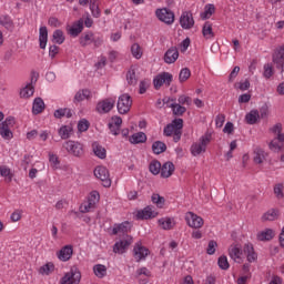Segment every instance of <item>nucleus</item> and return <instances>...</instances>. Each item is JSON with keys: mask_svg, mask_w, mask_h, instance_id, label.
I'll list each match as a JSON object with an SVG mask.
<instances>
[{"mask_svg": "<svg viewBox=\"0 0 284 284\" xmlns=\"http://www.w3.org/2000/svg\"><path fill=\"white\" fill-rule=\"evenodd\" d=\"M64 150L69 152V154H72L73 156H77L78 159H81L85 151L83 150V144L77 141L69 140L63 143Z\"/></svg>", "mask_w": 284, "mask_h": 284, "instance_id": "obj_4", "label": "nucleus"}, {"mask_svg": "<svg viewBox=\"0 0 284 284\" xmlns=\"http://www.w3.org/2000/svg\"><path fill=\"white\" fill-rule=\"evenodd\" d=\"M185 221L189 227H193L194 230H200V227L204 224L203 217L194 214V212H187L185 215Z\"/></svg>", "mask_w": 284, "mask_h": 284, "instance_id": "obj_12", "label": "nucleus"}, {"mask_svg": "<svg viewBox=\"0 0 284 284\" xmlns=\"http://www.w3.org/2000/svg\"><path fill=\"white\" fill-rule=\"evenodd\" d=\"M217 265L220 270H230V262H227V256L222 255L217 260Z\"/></svg>", "mask_w": 284, "mask_h": 284, "instance_id": "obj_53", "label": "nucleus"}, {"mask_svg": "<svg viewBox=\"0 0 284 284\" xmlns=\"http://www.w3.org/2000/svg\"><path fill=\"white\" fill-rule=\"evenodd\" d=\"M168 150V145L165 142L162 141H155L152 144V152L153 154H163Z\"/></svg>", "mask_w": 284, "mask_h": 284, "instance_id": "obj_37", "label": "nucleus"}, {"mask_svg": "<svg viewBox=\"0 0 284 284\" xmlns=\"http://www.w3.org/2000/svg\"><path fill=\"white\" fill-rule=\"evenodd\" d=\"M156 214H158L156 212L152 211V207L146 206L142 211H139L136 216H138V219H141L142 221L143 220L148 221V219H154L156 216Z\"/></svg>", "mask_w": 284, "mask_h": 284, "instance_id": "obj_22", "label": "nucleus"}, {"mask_svg": "<svg viewBox=\"0 0 284 284\" xmlns=\"http://www.w3.org/2000/svg\"><path fill=\"white\" fill-rule=\"evenodd\" d=\"M180 26L183 30H192V28H194V17L190 11L182 12L180 17Z\"/></svg>", "mask_w": 284, "mask_h": 284, "instance_id": "obj_14", "label": "nucleus"}, {"mask_svg": "<svg viewBox=\"0 0 284 284\" xmlns=\"http://www.w3.org/2000/svg\"><path fill=\"white\" fill-rule=\"evenodd\" d=\"M230 257L235 261V263H241V255L243 254V251H241V247L239 245L231 246L229 248Z\"/></svg>", "mask_w": 284, "mask_h": 284, "instance_id": "obj_32", "label": "nucleus"}, {"mask_svg": "<svg viewBox=\"0 0 284 284\" xmlns=\"http://www.w3.org/2000/svg\"><path fill=\"white\" fill-rule=\"evenodd\" d=\"M179 59V49L176 47H171L164 54V61L169 64L175 63Z\"/></svg>", "mask_w": 284, "mask_h": 284, "instance_id": "obj_19", "label": "nucleus"}, {"mask_svg": "<svg viewBox=\"0 0 284 284\" xmlns=\"http://www.w3.org/2000/svg\"><path fill=\"white\" fill-rule=\"evenodd\" d=\"M92 43L94 48H101V45H103V36L94 34Z\"/></svg>", "mask_w": 284, "mask_h": 284, "instance_id": "obj_61", "label": "nucleus"}, {"mask_svg": "<svg viewBox=\"0 0 284 284\" xmlns=\"http://www.w3.org/2000/svg\"><path fill=\"white\" fill-rule=\"evenodd\" d=\"M155 14L160 21L168 26H172V23H174V12L168 8L158 9Z\"/></svg>", "mask_w": 284, "mask_h": 284, "instance_id": "obj_10", "label": "nucleus"}, {"mask_svg": "<svg viewBox=\"0 0 284 284\" xmlns=\"http://www.w3.org/2000/svg\"><path fill=\"white\" fill-rule=\"evenodd\" d=\"M202 34L206 39H214V30L212 29V23L205 22L202 28Z\"/></svg>", "mask_w": 284, "mask_h": 284, "instance_id": "obj_41", "label": "nucleus"}, {"mask_svg": "<svg viewBox=\"0 0 284 284\" xmlns=\"http://www.w3.org/2000/svg\"><path fill=\"white\" fill-rule=\"evenodd\" d=\"M158 223L162 230H173L174 225H176L174 219L172 217H162L158 221Z\"/></svg>", "mask_w": 284, "mask_h": 284, "instance_id": "obj_31", "label": "nucleus"}, {"mask_svg": "<svg viewBox=\"0 0 284 284\" xmlns=\"http://www.w3.org/2000/svg\"><path fill=\"white\" fill-rule=\"evenodd\" d=\"M45 110V102H43V99L36 98L33 100V106H32V113L33 114H41Z\"/></svg>", "mask_w": 284, "mask_h": 284, "instance_id": "obj_29", "label": "nucleus"}, {"mask_svg": "<svg viewBox=\"0 0 284 284\" xmlns=\"http://www.w3.org/2000/svg\"><path fill=\"white\" fill-rule=\"evenodd\" d=\"M174 170L176 168L174 166V163L168 161L161 166V176L162 179H170L174 174Z\"/></svg>", "mask_w": 284, "mask_h": 284, "instance_id": "obj_17", "label": "nucleus"}, {"mask_svg": "<svg viewBox=\"0 0 284 284\" xmlns=\"http://www.w3.org/2000/svg\"><path fill=\"white\" fill-rule=\"evenodd\" d=\"M133 241L134 240L131 235H126L123 240L115 242V244L113 245L114 254H125V252H128V247H130Z\"/></svg>", "mask_w": 284, "mask_h": 284, "instance_id": "obj_9", "label": "nucleus"}, {"mask_svg": "<svg viewBox=\"0 0 284 284\" xmlns=\"http://www.w3.org/2000/svg\"><path fill=\"white\" fill-rule=\"evenodd\" d=\"M216 12V8L214 4H206L205 6V11L201 14L202 19H210L212 14Z\"/></svg>", "mask_w": 284, "mask_h": 284, "instance_id": "obj_48", "label": "nucleus"}, {"mask_svg": "<svg viewBox=\"0 0 284 284\" xmlns=\"http://www.w3.org/2000/svg\"><path fill=\"white\" fill-rule=\"evenodd\" d=\"M39 42L41 50H45V45H48V27H40Z\"/></svg>", "mask_w": 284, "mask_h": 284, "instance_id": "obj_26", "label": "nucleus"}, {"mask_svg": "<svg viewBox=\"0 0 284 284\" xmlns=\"http://www.w3.org/2000/svg\"><path fill=\"white\" fill-rule=\"evenodd\" d=\"M172 81H174V75H172V73L162 72L155 75V78L153 79V85L156 90H161L163 85L170 88V85H172Z\"/></svg>", "mask_w": 284, "mask_h": 284, "instance_id": "obj_3", "label": "nucleus"}, {"mask_svg": "<svg viewBox=\"0 0 284 284\" xmlns=\"http://www.w3.org/2000/svg\"><path fill=\"white\" fill-rule=\"evenodd\" d=\"M0 176H2L7 183H12L14 173H12V170L7 165H0Z\"/></svg>", "mask_w": 284, "mask_h": 284, "instance_id": "obj_23", "label": "nucleus"}, {"mask_svg": "<svg viewBox=\"0 0 284 284\" xmlns=\"http://www.w3.org/2000/svg\"><path fill=\"white\" fill-rule=\"evenodd\" d=\"M190 77H192V72L190 71V69L183 68L179 74L180 83H184V81H187V79H190Z\"/></svg>", "mask_w": 284, "mask_h": 284, "instance_id": "obj_49", "label": "nucleus"}, {"mask_svg": "<svg viewBox=\"0 0 284 284\" xmlns=\"http://www.w3.org/2000/svg\"><path fill=\"white\" fill-rule=\"evenodd\" d=\"M59 136L62 140H68L70 139V135L72 134V126L70 125H62L59 130H58Z\"/></svg>", "mask_w": 284, "mask_h": 284, "instance_id": "obj_40", "label": "nucleus"}, {"mask_svg": "<svg viewBox=\"0 0 284 284\" xmlns=\"http://www.w3.org/2000/svg\"><path fill=\"white\" fill-rule=\"evenodd\" d=\"M278 143H284V134H277V136L270 142V150H273V152H280L283 145H280Z\"/></svg>", "mask_w": 284, "mask_h": 284, "instance_id": "obj_28", "label": "nucleus"}, {"mask_svg": "<svg viewBox=\"0 0 284 284\" xmlns=\"http://www.w3.org/2000/svg\"><path fill=\"white\" fill-rule=\"evenodd\" d=\"M274 75V69L272 68L271 64H265L264 65V77L265 79H271V77Z\"/></svg>", "mask_w": 284, "mask_h": 284, "instance_id": "obj_60", "label": "nucleus"}, {"mask_svg": "<svg viewBox=\"0 0 284 284\" xmlns=\"http://www.w3.org/2000/svg\"><path fill=\"white\" fill-rule=\"evenodd\" d=\"M81 283V271L78 267H71L70 272L65 273L61 278L60 284H79Z\"/></svg>", "mask_w": 284, "mask_h": 284, "instance_id": "obj_5", "label": "nucleus"}, {"mask_svg": "<svg viewBox=\"0 0 284 284\" xmlns=\"http://www.w3.org/2000/svg\"><path fill=\"white\" fill-rule=\"evenodd\" d=\"M216 247H219V244L216 243V241L211 240L209 242L207 248H206V253L212 256V254H215L216 252Z\"/></svg>", "mask_w": 284, "mask_h": 284, "instance_id": "obj_55", "label": "nucleus"}, {"mask_svg": "<svg viewBox=\"0 0 284 284\" xmlns=\"http://www.w3.org/2000/svg\"><path fill=\"white\" fill-rule=\"evenodd\" d=\"M225 123V114H219L215 119V125L216 128H223V124Z\"/></svg>", "mask_w": 284, "mask_h": 284, "instance_id": "obj_63", "label": "nucleus"}, {"mask_svg": "<svg viewBox=\"0 0 284 284\" xmlns=\"http://www.w3.org/2000/svg\"><path fill=\"white\" fill-rule=\"evenodd\" d=\"M115 103H116V101H114V99H112V98L102 100L101 102H99L97 104V111L100 114H108V112H110L114 108Z\"/></svg>", "mask_w": 284, "mask_h": 284, "instance_id": "obj_15", "label": "nucleus"}, {"mask_svg": "<svg viewBox=\"0 0 284 284\" xmlns=\"http://www.w3.org/2000/svg\"><path fill=\"white\" fill-rule=\"evenodd\" d=\"M131 53L134 59H141V57H143V51H141V45H139V43L132 44Z\"/></svg>", "mask_w": 284, "mask_h": 284, "instance_id": "obj_51", "label": "nucleus"}, {"mask_svg": "<svg viewBox=\"0 0 284 284\" xmlns=\"http://www.w3.org/2000/svg\"><path fill=\"white\" fill-rule=\"evenodd\" d=\"M126 81L129 85H136L139 83V78L136 77V69L131 67L126 72Z\"/></svg>", "mask_w": 284, "mask_h": 284, "instance_id": "obj_34", "label": "nucleus"}, {"mask_svg": "<svg viewBox=\"0 0 284 284\" xmlns=\"http://www.w3.org/2000/svg\"><path fill=\"white\" fill-rule=\"evenodd\" d=\"M273 64L280 73L284 74V44L278 47L272 55Z\"/></svg>", "mask_w": 284, "mask_h": 284, "instance_id": "obj_7", "label": "nucleus"}, {"mask_svg": "<svg viewBox=\"0 0 284 284\" xmlns=\"http://www.w3.org/2000/svg\"><path fill=\"white\" fill-rule=\"evenodd\" d=\"M32 94H34V87L32 83L27 84L26 88L20 91L21 99H30Z\"/></svg>", "mask_w": 284, "mask_h": 284, "instance_id": "obj_43", "label": "nucleus"}, {"mask_svg": "<svg viewBox=\"0 0 284 284\" xmlns=\"http://www.w3.org/2000/svg\"><path fill=\"white\" fill-rule=\"evenodd\" d=\"M151 201H152V203H154V205H156V207H159L160 210L165 206V197L161 196V195L158 194V193H153V194H152Z\"/></svg>", "mask_w": 284, "mask_h": 284, "instance_id": "obj_42", "label": "nucleus"}, {"mask_svg": "<svg viewBox=\"0 0 284 284\" xmlns=\"http://www.w3.org/2000/svg\"><path fill=\"white\" fill-rule=\"evenodd\" d=\"M129 141L133 145H139V143H145V141H148V135H145V133H143V132H138V133H134L133 135H131L129 138Z\"/></svg>", "mask_w": 284, "mask_h": 284, "instance_id": "obj_30", "label": "nucleus"}, {"mask_svg": "<svg viewBox=\"0 0 284 284\" xmlns=\"http://www.w3.org/2000/svg\"><path fill=\"white\" fill-rule=\"evenodd\" d=\"M119 114H128L132 108V97L130 94L124 93L119 97L116 103Z\"/></svg>", "mask_w": 284, "mask_h": 284, "instance_id": "obj_6", "label": "nucleus"}, {"mask_svg": "<svg viewBox=\"0 0 284 284\" xmlns=\"http://www.w3.org/2000/svg\"><path fill=\"white\" fill-rule=\"evenodd\" d=\"M73 252L74 250L72 248V245H65L57 253V256L59 261H70V258H72Z\"/></svg>", "mask_w": 284, "mask_h": 284, "instance_id": "obj_16", "label": "nucleus"}, {"mask_svg": "<svg viewBox=\"0 0 284 284\" xmlns=\"http://www.w3.org/2000/svg\"><path fill=\"white\" fill-rule=\"evenodd\" d=\"M53 41L54 43H58V45H61V43L65 41V36H63V31L61 29L53 32Z\"/></svg>", "mask_w": 284, "mask_h": 284, "instance_id": "obj_47", "label": "nucleus"}, {"mask_svg": "<svg viewBox=\"0 0 284 284\" xmlns=\"http://www.w3.org/2000/svg\"><path fill=\"white\" fill-rule=\"evenodd\" d=\"M92 207H94V203L92 202V200H89L87 204H82L80 206V212L82 214H85V213L90 212V210H92Z\"/></svg>", "mask_w": 284, "mask_h": 284, "instance_id": "obj_58", "label": "nucleus"}, {"mask_svg": "<svg viewBox=\"0 0 284 284\" xmlns=\"http://www.w3.org/2000/svg\"><path fill=\"white\" fill-rule=\"evenodd\" d=\"M39 272L40 274H45L48 276V274L54 272V264L52 262H49L41 266Z\"/></svg>", "mask_w": 284, "mask_h": 284, "instance_id": "obj_52", "label": "nucleus"}, {"mask_svg": "<svg viewBox=\"0 0 284 284\" xmlns=\"http://www.w3.org/2000/svg\"><path fill=\"white\" fill-rule=\"evenodd\" d=\"M169 108L172 109L175 116H183L187 112V109L179 103H172Z\"/></svg>", "mask_w": 284, "mask_h": 284, "instance_id": "obj_39", "label": "nucleus"}, {"mask_svg": "<svg viewBox=\"0 0 284 284\" xmlns=\"http://www.w3.org/2000/svg\"><path fill=\"white\" fill-rule=\"evenodd\" d=\"M78 130L79 132H88L90 130V121L87 119H82L78 122Z\"/></svg>", "mask_w": 284, "mask_h": 284, "instance_id": "obj_54", "label": "nucleus"}, {"mask_svg": "<svg viewBox=\"0 0 284 284\" xmlns=\"http://www.w3.org/2000/svg\"><path fill=\"white\" fill-rule=\"evenodd\" d=\"M0 26H2V28H6V30H9L10 32L14 30V23L12 22V18H10V16L0 17Z\"/></svg>", "mask_w": 284, "mask_h": 284, "instance_id": "obj_35", "label": "nucleus"}, {"mask_svg": "<svg viewBox=\"0 0 284 284\" xmlns=\"http://www.w3.org/2000/svg\"><path fill=\"white\" fill-rule=\"evenodd\" d=\"M92 93L88 89L79 90L73 99V103H81V101H85V99H90Z\"/></svg>", "mask_w": 284, "mask_h": 284, "instance_id": "obj_27", "label": "nucleus"}, {"mask_svg": "<svg viewBox=\"0 0 284 284\" xmlns=\"http://www.w3.org/2000/svg\"><path fill=\"white\" fill-rule=\"evenodd\" d=\"M83 32V19L78 20L70 29L71 37H77Z\"/></svg>", "mask_w": 284, "mask_h": 284, "instance_id": "obj_36", "label": "nucleus"}, {"mask_svg": "<svg viewBox=\"0 0 284 284\" xmlns=\"http://www.w3.org/2000/svg\"><path fill=\"white\" fill-rule=\"evenodd\" d=\"M93 272L98 278H103L108 274V267L103 264H97L93 266Z\"/></svg>", "mask_w": 284, "mask_h": 284, "instance_id": "obj_45", "label": "nucleus"}, {"mask_svg": "<svg viewBox=\"0 0 284 284\" xmlns=\"http://www.w3.org/2000/svg\"><path fill=\"white\" fill-rule=\"evenodd\" d=\"M212 141V134H205L200 138L199 143H193L191 145V154L192 156H199L203 154L207 150V144Z\"/></svg>", "mask_w": 284, "mask_h": 284, "instance_id": "obj_2", "label": "nucleus"}, {"mask_svg": "<svg viewBox=\"0 0 284 284\" xmlns=\"http://www.w3.org/2000/svg\"><path fill=\"white\" fill-rule=\"evenodd\" d=\"M258 119H261L258 110H252L250 113L245 115V121L248 125L256 124V121H258Z\"/></svg>", "mask_w": 284, "mask_h": 284, "instance_id": "obj_38", "label": "nucleus"}, {"mask_svg": "<svg viewBox=\"0 0 284 284\" xmlns=\"http://www.w3.org/2000/svg\"><path fill=\"white\" fill-rule=\"evenodd\" d=\"M0 136H2L4 141H10L13 139L14 134L12 133L11 129L0 125Z\"/></svg>", "mask_w": 284, "mask_h": 284, "instance_id": "obj_46", "label": "nucleus"}, {"mask_svg": "<svg viewBox=\"0 0 284 284\" xmlns=\"http://www.w3.org/2000/svg\"><path fill=\"white\" fill-rule=\"evenodd\" d=\"M283 183H277L275 184L273 191H274V194L277 199H283L284 194H283Z\"/></svg>", "mask_w": 284, "mask_h": 284, "instance_id": "obj_56", "label": "nucleus"}, {"mask_svg": "<svg viewBox=\"0 0 284 284\" xmlns=\"http://www.w3.org/2000/svg\"><path fill=\"white\" fill-rule=\"evenodd\" d=\"M278 216H281V212L278 209H270L262 215V221L265 223L266 221H278Z\"/></svg>", "mask_w": 284, "mask_h": 284, "instance_id": "obj_20", "label": "nucleus"}, {"mask_svg": "<svg viewBox=\"0 0 284 284\" xmlns=\"http://www.w3.org/2000/svg\"><path fill=\"white\" fill-rule=\"evenodd\" d=\"M132 231V223L130 221H124L122 223H115L113 225L111 234L116 236L122 234L123 236H129L128 233Z\"/></svg>", "mask_w": 284, "mask_h": 284, "instance_id": "obj_11", "label": "nucleus"}, {"mask_svg": "<svg viewBox=\"0 0 284 284\" xmlns=\"http://www.w3.org/2000/svg\"><path fill=\"white\" fill-rule=\"evenodd\" d=\"M161 162H159V160H153L149 165V172L156 176L158 174H161Z\"/></svg>", "mask_w": 284, "mask_h": 284, "instance_id": "obj_44", "label": "nucleus"}, {"mask_svg": "<svg viewBox=\"0 0 284 284\" xmlns=\"http://www.w3.org/2000/svg\"><path fill=\"white\" fill-rule=\"evenodd\" d=\"M94 176L102 181L103 187H110L112 180L110 179V171L105 166H97L94 170Z\"/></svg>", "mask_w": 284, "mask_h": 284, "instance_id": "obj_8", "label": "nucleus"}, {"mask_svg": "<svg viewBox=\"0 0 284 284\" xmlns=\"http://www.w3.org/2000/svg\"><path fill=\"white\" fill-rule=\"evenodd\" d=\"M92 150H93V154H95L98 159H105V156H108V151L105 150V148L101 146L99 142L92 143Z\"/></svg>", "mask_w": 284, "mask_h": 284, "instance_id": "obj_25", "label": "nucleus"}, {"mask_svg": "<svg viewBox=\"0 0 284 284\" xmlns=\"http://www.w3.org/2000/svg\"><path fill=\"white\" fill-rule=\"evenodd\" d=\"M265 159H267V153H265V151H263V149L256 148L254 150V156H253L254 163H256L257 165H261V163H263V161H265Z\"/></svg>", "mask_w": 284, "mask_h": 284, "instance_id": "obj_33", "label": "nucleus"}, {"mask_svg": "<svg viewBox=\"0 0 284 284\" xmlns=\"http://www.w3.org/2000/svg\"><path fill=\"white\" fill-rule=\"evenodd\" d=\"M90 10L92 17H94L95 19H99V17H101V9H99V4H90Z\"/></svg>", "mask_w": 284, "mask_h": 284, "instance_id": "obj_59", "label": "nucleus"}, {"mask_svg": "<svg viewBox=\"0 0 284 284\" xmlns=\"http://www.w3.org/2000/svg\"><path fill=\"white\" fill-rule=\"evenodd\" d=\"M94 41V33L92 31L84 32L80 37V45L82 48H87V45H92Z\"/></svg>", "mask_w": 284, "mask_h": 284, "instance_id": "obj_21", "label": "nucleus"}, {"mask_svg": "<svg viewBox=\"0 0 284 284\" xmlns=\"http://www.w3.org/2000/svg\"><path fill=\"white\" fill-rule=\"evenodd\" d=\"M274 236H276V233L274 232V230L265 229L264 231L257 234V241H262V242L272 241Z\"/></svg>", "mask_w": 284, "mask_h": 284, "instance_id": "obj_24", "label": "nucleus"}, {"mask_svg": "<svg viewBox=\"0 0 284 284\" xmlns=\"http://www.w3.org/2000/svg\"><path fill=\"white\" fill-rule=\"evenodd\" d=\"M16 123H17V121L14 120V116L10 115V116L6 118V120L2 121L0 123V125L3 128H7L9 130H12V128H14Z\"/></svg>", "mask_w": 284, "mask_h": 284, "instance_id": "obj_50", "label": "nucleus"}, {"mask_svg": "<svg viewBox=\"0 0 284 284\" xmlns=\"http://www.w3.org/2000/svg\"><path fill=\"white\" fill-rule=\"evenodd\" d=\"M149 87L150 85L148 84V82L145 80H142L140 82V90H139L140 94H145V92H148Z\"/></svg>", "mask_w": 284, "mask_h": 284, "instance_id": "obj_64", "label": "nucleus"}, {"mask_svg": "<svg viewBox=\"0 0 284 284\" xmlns=\"http://www.w3.org/2000/svg\"><path fill=\"white\" fill-rule=\"evenodd\" d=\"M243 252L246 255L248 263H254L256 258H258V255L254 252V245H252V243H246L243 247Z\"/></svg>", "mask_w": 284, "mask_h": 284, "instance_id": "obj_18", "label": "nucleus"}, {"mask_svg": "<svg viewBox=\"0 0 284 284\" xmlns=\"http://www.w3.org/2000/svg\"><path fill=\"white\" fill-rule=\"evenodd\" d=\"M163 134L164 136L173 135L174 143H179V141H181V136L183 135V119H174L171 123L164 126Z\"/></svg>", "mask_w": 284, "mask_h": 284, "instance_id": "obj_1", "label": "nucleus"}, {"mask_svg": "<svg viewBox=\"0 0 284 284\" xmlns=\"http://www.w3.org/2000/svg\"><path fill=\"white\" fill-rule=\"evenodd\" d=\"M239 72H241V67H234L232 72L229 75V82L232 83L236 77H239Z\"/></svg>", "mask_w": 284, "mask_h": 284, "instance_id": "obj_62", "label": "nucleus"}, {"mask_svg": "<svg viewBox=\"0 0 284 284\" xmlns=\"http://www.w3.org/2000/svg\"><path fill=\"white\" fill-rule=\"evenodd\" d=\"M178 102L179 105H192V98L187 95H180Z\"/></svg>", "mask_w": 284, "mask_h": 284, "instance_id": "obj_57", "label": "nucleus"}, {"mask_svg": "<svg viewBox=\"0 0 284 284\" xmlns=\"http://www.w3.org/2000/svg\"><path fill=\"white\" fill-rule=\"evenodd\" d=\"M149 254H150V250H148V247L143 246L141 244V242H138L134 245L133 256L138 263L141 261H145V258L148 257Z\"/></svg>", "mask_w": 284, "mask_h": 284, "instance_id": "obj_13", "label": "nucleus"}]
</instances>
